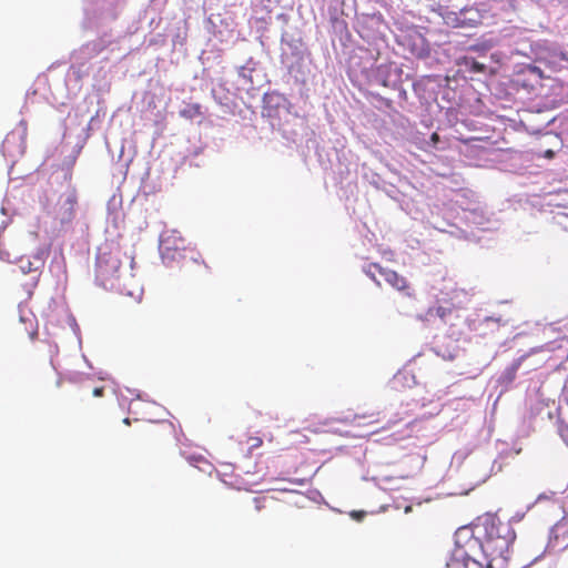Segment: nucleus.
Segmentation results:
<instances>
[{
	"label": "nucleus",
	"instance_id": "nucleus-11",
	"mask_svg": "<svg viewBox=\"0 0 568 568\" xmlns=\"http://www.w3.org/2000/svg\"><path fill=\"white\" fill-rule=\"evenodd\" d=\"M81 387L84 390H91L94 397H102L104 395L105 387L103 385H92L91 378H85L81 383Z\"/></svg>",
	"mask_w": 568,
	"mask_h": 568
},
{
	"label": "nucleus",
	"instance_id": "nucleus-18",
	"mask_svg": "<svg viewBox=\"0 0 568 568\" xmlns=\"http://www.w3.org/2000/svg\"><path fill=\"white\" fill-rule=\"evenodd\" d=\"M544 156L547 159H552L555 156V152L552 150H547L545 151Z\"/></svg>",
	"mask_w": 568,
	"mask_h": 568
},
{
	"label": "nucleus",
	"instance_id": "nucleus-23",
	"mask_svg": "<svg viewBox=\"0 0 568 568\" xmlns=\"http://www.w3.org/2000/svg\"><path fill=\"white\" fill-rule=\"evenodd\" d=\"M124 423L129 425V424H130L129 418H125V419H124Z\"/></svg>",
	"mask_w": 568,
	"mask_h": 568
},
{
	"label": "nucleus",
	"instance_id": "nucleus-22",
	"mask_svg": "<svg viewBox=\"0 0 568 568\" xmlns=\"http://www.w3.org/2000/svg\"><path fill=\"white\" fill-rule=\"evenodd\" d=\"M558 57H559L560 60H565V57H564L562 53L558 54Z\"/></svg>",
	"mask_w": 568,
	"mask_h": 568
},
{
	"label": "nucleus",
	"instance_id": "nucleus-7",
	"mask_svg": "<svg viewBox=\"0 0 568 568\" xmlns=\"http://www.w3.org/2000/svg\"><path fill=\"white\" fill-rule=\"evenodd\" d=\"M78 203L77 192L71 190L62 194L59 199L55 219L61 223H70L75 216V206Z\"/></svg>",
	"mask_w": 568,
	"mask_h": 568
},
{
	"label": "nucleus",
	"instance_id": "nucleus-10",
	"mask_svg": "<svg viewBox=\"0 0 568 568\" xmlns=\"http://www.w3.org/2000/svg\"><path fill=\"white\" fill-rule=\"evenodd\" d=\"M180 115L187 120H193L202 115V106L199 103H189L182 110Z\"/></svg>",
	"mask_w": 568,
	"mask_h": 568
},
{
	"label": "nucleus",
	"instance_id": "nucleus-5",
	"mask_svg": "<svg viewBox=\"0 0 568 568\" xmlns=\"http://www.w3.org/2000/svg\"><path fill=\"white\" fill-rule=\"evenodd\" d=\"M172 244H173V241H172L171 236H168L162 240L161 251H162L163 258L172 260V261L182 260L186 263L192 261L199 267H203V268L207 267L203 261L200 262L196 257H194L195 253L193 250H187L185 247L184 241L182 239H180L181 245L173 246Z\"/></svg>",
	"mask_w": 568,
	"mask_h": 568
},
{
	"label": "nucleus",
	"instance_id": "nucleus-16",
	"mask_svg": "<svg viewBox=\"0 0 568 568\" xmlns=\"http://www.w3.org/2000/svg\"><path fill=\"white\" fill-rule=\"evenodd\" d=\"M250 443H251V448H257V447L262 446L263 440L260 437H251Z\"/></svg>",
	"mask_w": 568,
	"mask_h": 568
},
{
	"label": "nucleus",
	"instance_id": "nucleus-14",
	"mask_svg": "<svg viewBox=\"0 0 568 568\" xmlns=\"http://www.w3.org/2000/svg\"><path fill=\"white\" fill-rule=\"evenodd\" d=\"M486 69V65L484 63H480L476 60H471L469 70L473 72H484Z\"/></svg>",
	"mask_w": 568,
	"mask_h": 568
},
{
	"label": "nucleus",
	"instance_id": "nucleus-9",
	"mask_svg": "<svg viewBox=\"0 0 568 568\" xmlns=\"http://www.w3.org/2000/svg\"><path fill=\"white\" fill-rule=\"evenodd\" d=\"M356 425H372L381 422L379 412H362L357 413L351 419Z\"/></svg>",
	"mask_w": 568,
	"mask_h": 568
},
{
	"label": "nucleus",
	"instance_id": "nucleus-8",
	"mask_svg": "<svg viewBox=\"0 0 568 568\" xmlns=\"http://www.w3.org/2000/svg\"><path fill=\"white\" fill-rule=\"evenodd\" d=\"M551 539L556 546L568 547V519L562 518L551 529Z\"/></svg>",
	"mask_w": 568,
	"mask_h": 568
},
{
	"label": "nucleus",
	"instance_id": "nucleus-15",
	"mask_svg": "<svg viewBox=\"0 0 568 568\" xmlns=\"http://www.w3.org/2000/svg\"><path fill=\"white\" fill-rule=\"evenodd\" d=\"M29 323H30V331H28V335L31 339H33L38 334L37 324H34L32 320H29Z\"/></svg>",
	"mask_w": 568,
	"mask_h": 568
},
{
	"label": "nucleus",
	"instance_id": "nucleus-12",
	"mask_svg": "<svg viewBox=\"0 0 568 568\" xmlns=\"http://www.w3.org/2000/svg\"><path fill=\"white\" fill-rule=\"evenodd\" d=\"M518 368H519V363H514L509 367H507L501 376L503 383H507V384L513 383L514 379L516 378Z\"/></svg>",
	"mask_w": 568,
	"mask_h": 568
},
{
	"label": "nucleus",
	"instance_id": "nucleus-21",
	"mask_svg": "<svg viewBox=\"0 0 568 568\" xmlns=\"http://www.w3.org/2000/svg\"><path fill=\"white\" fill-rule=\"evenodd\" d=\"M400 313H402V314H405V315H408V314H409L408 310L400 311Z\"/></svg>",
	"mask_w": 568,
	"mask_h": 568
},
{
	"label": "nucleus",
	"instance_id": "nucleus-6",
	"mask_svg": "<svg viewBox=\"0 0 568 568\" xmlns=\"http://www.w3.org/2000/svg\"><path fill=\"white\" fill-rule=\"evenodd\" d=\"M483 13L476 7H466L459 12H452L445 17L446 23L453 28H474L483 22Z\"/></svg>",
	"mask_w": 568,
	"mask_h": 568
},
{
	"label": "nucleus",
	"instance_id": "nucleus-17",
	"mask_svg": "<svg viewBox=\"0 0 568 568\" xmlns=\"http://www.w3.org/2000/svg\"><path fill=\"white\" fill-rule=\"evenodd\" d=\"M439 140H440V138L437 132L432 133L430 142L433 143V145H436L439 142Z\"/></svg>",
	"mask_w": 568,
	"mask_h": 568
},
{
	"label": "nucleus",
	"instance_id": "nucleus-19",
	"mask_svg": "<svg viewBox=\"0 0 568 568\" xmlns=\"http://www.w3.org/2000/svg\"><path fill=\"white\" fill-rule=\"evenodd\" d=\"M364 515H365V514H364L363 511H358V513H357V511H354V513L352 514V516H353L354 518L358 519V520H359V519H362V518L364 517Z\"/></svg>",
	"mask_w": 568,
	"mask_h": 568
},
{
	"label": "nucleus",
	"instance_id": "nucleus-13",
	"mask_svg": "<svg viewBox=\"0 0 568 568\" xmlns=\"http://www.w3.org/2000/svg\"><path fill=\"white\" fill-rule=\"evenodd\" d=\"M171 432H172V426L170 424H162L159 426H154L152 428V430L150 432V434L152 436H156L159 434H171Z\"/></svg>",
	"mask_w": 568,
	"mask_h": 568
},
{
	"label": "nucleus",
	"instance_id": "nucleus-1",
	"mask_svg": "<svg viewBox=\"0 0 568 568\" xmlns=\"http://www.w3.org/2000/svg\"><path fill=\"white\" fill-rule=\"evenodd\" d=\"M516 534L508 521L494 515L479 518L474 525L459 527L455 531V545L463 556L474 564L483 555L487 568H504Z\"/></svg>",
	"mask_w": 568,
	"mask_h": 568
},
{
	"label": "nucleus",
	"instance_id": "nucleus-3",
	"mask_svg": "<svg viewBox=\"0 0 568 568\" xmlns=\"http://www.w3.org/2000/svg\"><path fill=\"white\" fill-rule=\"evenodd\" d=\"M467 296L468 293L464 288H453L447 293V298L439 300L436 306L429 307L424 315L418 316V320L428 322L432 317L437 316L446 323L455 310L463 307V298H467Z\"/></svg>",
	"mask_w": 568,
	"mask_h": 568
},
{
	"label": "nucleus",
	"instance_id": "nucleus-2",
	"mask_svg": "<svg viewBox=\"0 0 568 568\" xmlns=\"http://www.w3.org/2000/svg\"><path fill=\"white\" fill-rule=\"evenodd\" d=\"M121 252L101 251L97 256L95 278L106 290H120Z\"/></svg>",
	"mask_w": 568,
	"mask_h": 568
},
{
	"label": "nucleus",
	"instance_id": "nucleus-4",
	"mask_svg": "<svg viewBox=\"0 0 568 568\" xmlns=\"http://www.w3.org/2000/svg\"><path fill=\"white\" fill-rule=\"evenodd\" d=\"M375 272L383 276L385 282H387L393 288L398 292H403L405 296L410 300H416V294L410 290L408 281L396 271L383 267L377 263L369 264L366 270V274L377 284V286H381V282L376 280Z\"/></svg>",
	"mask_w": 568,
	"mask_h": 568
},
{
	"label": "nucleus",
	"instance_id": "nucleus-20",
	"mask_svg": "<svg viewBox=\"0 0 568 568\" xmlns=\"http://www.w3.org/2000/svg\"><path fill=\"white\" fill-rule=\"evenodd\" d=\"M381 100L383 101V103L387 106V108H392L393 106V102L388 99H385V98H381Z\"/></svg>",
	"mask_w": 568,
	"mask_h": 568
}]
</instances>
